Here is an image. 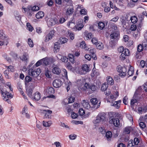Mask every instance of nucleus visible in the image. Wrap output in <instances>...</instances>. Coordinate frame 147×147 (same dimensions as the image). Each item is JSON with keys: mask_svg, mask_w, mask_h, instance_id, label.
Listing matches in <instances>:
<instances>
[{"mask_svg": "<svg viewBox=\"0 0 147 147\" xmlns=\"http://www.w3.org/2000/svg\"><path fill=\"white\" fill-rule=\"evenodd\" d=\"M54 92V89L52 87H48L44 90V94L47 96V98H55V96L53 95Z\"/></svg>", "mask_w": 147, "mask_h": 147, "instance_id": "1", "label": "nucleus"}, {"mask_svg": "<svg viewBox=\"0 0 147 147\" xmlns=\"http://www.w3.org/2000/svg\"><path fill=\"white\" fill-rule=\"evenodd\" d=\"M105 114L104 113H100L97 116L96 119L94 121V123L96 124H99L100 122L103 121L105 120Z\"/></svg>", "mask_w": 147, "mask_h": 147, "instance_id": "2", "label": "nucleus"}, {"mask_svg": "<svg viewBox=\"0 0 147 147\" xmlns=\"http://www.w3.org/2000/svg\"><path fill=\"white\" fill-rule=\"evenodd\" d=\"M3 90L2 89H1ZM1 91V95L3 97V100L5 101H7L8 103L10 104L11 103V101L8 99V98H11L13 97V96L11 94L9 93V92L5 91L6 92H4L2 90Z\"/></svg>", "mask_w": 147, "mask_h": 147, "instance_id": "3", "label": "nucleus"}, {"mask_svg": "<svg viewBox=\"0 0 147 147\" xmlns=\"http://www.w3.org/2000/svg\"><path fill=\"white\" fill-rule=\"evenodd\" d=\"M109 122L111 124H113L116 127H118L119 125V120L118 118H115L113 116H110Z\"/></svg>", "mask_w": 147, "mask_h": 147, "instance_id": "4", "label": "nucleus"}, {"mask_svg": "<svg viewBox=\"0 0 147 147\" xmlns=\"http://www.w3.org/2000/svg\"><path fill=\"white\" fill-rule=\"evenodd\" d=\"M40 68L36 69L34 70H33V69H31L29 70V73L33 77L36 78L40 74Z\"/></svg>", "mask_w": 147, "mask_h": 147, "instance_id": "5", "label": "nucleus"}, {"mask_svg": "<svg viewBox=\"0 0 147 147\" xmlns=\"http://www.w3.org/2000/svg\"><path fill=\"white\" fill-rule=\"evenodd\" d=\"M117 71L120 73L121 77H123L126 75L127 70L125 67L119 65L117 67Z\"/></svg>", "mask_w": 147, "mask_h": 147, "instance_id": "6", "label": "nucleus"}, {"mask_svg": "<svg viewBox=\"0 0 147 147\" xmlns=\"http://www.w3.org/2000/svg\"><path fill=\"white\" fill-rule=\"evenodd\" d=\"M41 111L42 113L45 114L43 117L44 119H51V114L52 113V111L49 110H42Z\"/></svg>", "mask_w": 147, "mask_h": 147, "instance_id": "7", "label": "nucleus"}, {"mask_svg": "<svg viewBox=\"0 0 147 147\" xmlns=\"http://www.w3.org/2000/svg\"><path fill=\"white\" fill-rule=\"evenodd\" d=\"M55 32V31L54 30H51L49 33L46 35L45 39V41L47 42L52 39L54 36Z\"/></svg>", "mask_w": 147, "mask_h": 147, "instance_id": "8", "label": "nucleus"}, {"mask_svg": "<svg viewBox=\"0 0 147 147\" xmlns=\"http://www.w3.org/2000/svg\"><path fill=\"white\" fill-rule=\"evenodd\" d=\"M58 23L57 19L55 18H49L47 22V24L49 27L54 25Z\"/></svg>", "mask_w": 147, "mask_h": 147, "instance_id": "9", "label": "nucleus"}, {"mask_svg": "<svg viewBox=\"0 0 147 147\" xmlns=\"http://www.w3.org/2000/svg\"><path fill=\"white\" fill-rule=\"evenodd\" d=\"M119 37V32L116 30L115 32L111 34V38L116 41H117Z\"/></svg>", "mask_w": 147, "mask_h": 147, "instance_id": "10", "label": "nucleus"}, {"mask_svg": "<svg viewBox=\"0 0 147 147\" xmlns=\"http://www.w3.org/2000/svg\"><path fill=\"white\" fill-rule=\"evenodd\" d=\"M20 58L22 61L27 62L28 61L29 59V55L27 53L24 52L20 56Z\"/></svg>", "mask_w": 147, "mask_h": 147, "instance_id": "11", "label": "nucleus"}, {"mask_svg": "<svg viewBox=\"0 0 147 147\" xmlns=\"http://www.w3.org/2000/svg\"><path fill=\"white\" fill-rule=\"evenodd\" d=\"M53 84L55 88H59L62 85V82L60 79H57L54 81Z\"/></svg>", "mask_w": 147, "mask_h": 147, "instance_id": "12", "label": "nucleus"}, {"mask_svg": "<svg viewBox=\"0 0 147 147\" xmlns=\"http://www.w3.org/2000/svg\"><path fill=\"white\" fill-rule=\"evenodd\" d=\"M5 67L7 68V70H5L4 72V73L5 75L8 74L9 72V71H10L12 72H13L14 71V69L12 65H10L9 66H6Z\"/></svg>", "mask_w": 147, "mask_h": 147, "instance_id": "13", "label": "nucleus"}, {"mask_svg": "<svg viewBox=\"0 0 147 147\" xmlns=\"http://www.w3.org/2000/svg\"><path fill=\"white\" fill-rule=\"evenodd\" d=\"M121 103V100H119L117 101H115L114 102H112L111 104V106H113L115 108L119 109Z\"/></svg>", "mask_w": 147, "mask_h": 147, "instance_id": "14", "label": "nucleus"}, {"mask_svg": "<svg viewBox=\"0 0 147 147\" xmlns=\"http://www.w3.org/2000/svg\"><path fill=\"white\" fill-rule=\"evenodd\" d=\"M84 35L85 36L84 38L86 40L90 39L93 37V35L91 33L88 32L87 31L84 32Z\"/></svg>", "mask_w": 147, "mask_h": 147, "instance_id": "15", "label": "nucleus"}, {"mask_svg": "<svg viewBox=\"0 0 147 147\" xmlns=\"http://www.w3.org/2000/svg\"><path fill=\"white\" fill-rule=\"evenodd\" d=\"M74 11V9L73 7H69L67 8L66 11V14L67 15L70 16L72 14Z\"/></svg>", "mask_w": 147, "mask_h": 147, "instance_id": "16", "label": "nucleus"}, {"mask_svg": "<svg viewBox=\"0 0 147 147\" xmlns=\"http://www.w3.org/2000/svg\"><path fill=\"white\" fill-rule=\"evenodd\" d=\"M82 105L84 108L87 109H88L90 107V105L87 100H84L82 103Z\"/></svg>", "mask_w": 147, "mask_h": 147, "instance_id": "17", "label": "nucleus"}, {"mask_svg": "<svg viewBox=\"0 0 147 147\" xmlns=\"http://www.w3.org/2000/svg\"><path fill=\"white\" fill-rule=\"evenodd\" d=\"M107 83L108 84L112 85L114 84V80L110 76H108L107 78Z\"/></svg>", "mask_w": 147, "mask_h": 147, "instance_id": "18", "label": "nucleus"}, {"mask_svg": "<svg viewBox=\"0 0 147 147\" xmlns=\"http://www.w3.org/2000/svg\"><path fill=\"white\" fill-rule=\"evenodd\" d=\"M44 16V12L41 11L38 12L36 15L35 16L37 19L42 18Z\"/></svg>", "mask_w": 147, "mask_h": 147, "instance_id": "19", "label": "nucleus"}, {"mask_svg": "<svg viewBox=\"0 0 147 147\" xmlns=\"http://www.w3.org/2000/svg\"><path fill=\"white\" fill-rule=\"evenodd\" d=\"M52 72L54 74L58 75L60 73L61 70L59 68L55 67L53 69Z\"/></svg>", "mask_w": 147, "mask_h": 147, "instance_id": "20", "label": "nucleus"}, {"mask_svg": "<svg viewBox=\"0 0 147 147\" xmlns=\"http://www.w3.org/2000/svg\"><path fill=\"white\" fill-rule=\"evenodd\" d=\"M80 47L85 50H89V49H90L89 48H88V47L86 46L85 42L84 41H82L80 43Z\"/></svg>", "mask_w": 147, "mask_h": 147, "instance_id": "21", "label": "nucleus"}, {"mask_svg": "<svg viewBox=\"0 0 147 147\" xmlns=\"http://www.w3.org/2000/svg\"><path fill=\"white\" fill-rule=\"evenodd\" d=\"M41 98L40 93L38 92H36L34 95V99L36 101L39 100Z\"/></svg>", "mask_w": 147, "mask_h": 147, "instance_id": "22", "label": "nucleus"}, {"mask_svg": "<svg viewBox=\"0 0 147 147\" xmlns=\"http://www.w3.org/2000/svg\"><path fill=\"white\" fill-rule=\"evenodd\" d=\"M82 69L85 72V73L89 72L90 70L89 67L87 64H84L83 65Z\"/></svg>", "mask_w": 147, "mask_h": 147, "instance_id": "23", "label": "nucleus"}, {"mask_svg": "<svg viewBox=\"0 0 147 147\" xmlns=\"http://www.w3.org/2000/svg\"><path fill=\"white\" fill-rule=\"evenodd\" d=\"M96 69L95 68H93L92 69L91 75L92 77H95L99 75V72L96 71Z\"/></svg>", "mask_w": 147, "mask_h": 147, "instance_id": "24", "label": "nucleus"}, {"mask_svg": "<svg viewBox=\"0 0 147 147\" xmlns=\"http://www.w3.org/2000/svg\"><path fill=\"white\" fill-rule=\"evenodd\" d=\"M134 73V68L132 66H130V67L128 71V74L130 76H131L133 75Z\"/></svg>", "mask_w": 147, "mask_h": 147, "instance_id": "25", "label": "nucleus"}, {"mask_svg": "<svg viewBox=\"0 0 147 147\" xmlns=\"http://www.w3.org/2000/svg\"><path fill=\"white\" fill-rule=\"evenodd\" d=\"M68 56L70 61L72 63H74L75 62L74 55L72 54H69Z\"/></svg>", "mask_w": 147, "mask_h": 147, "instance_id": "26", "label": "nucleus"}, {"mask_svg": "<svg viewBox=\"0 0 147 147\" xmlns=\"http://www.w3.org/2000/svg\"><path fill=\"white\" fill-rule=\"evenodd\" d=\"M133 130V128L132 127H126L125 128L124 131L126 134H129Z\"/></svg>", "mask_w": 147, "mask_h": 147, "instance_id": "27", "label": "nucleus"}, {"mask_svg": "<svg viewBox=\"0 0 147 147\" xmlns=\"http://www.w3.org/2000/svg\"><path fill=\"white\" fill-rule=\"evenodd\" d=\"M143 87H142L141 86H139L138 88L136 90V92H135L134 97H135V98H136L137 97L136 96L137 94L139 92H142V91L143 90Z\"/></svg>", "mask_w": 147, "mask_h": 147, "instance_id": "28", "label": "nucleus"}, {"mask_svg": "<svg viewBox=\"0 0 147 147\" xmlns=\"http://www.w3.org/2000/svg\"><path fill=\"white\" fill-rule=\"evenodd\" d=\"M105 136L107 140H110L112 136V132L110 131H107L106 134Z\"/></svg>", "mask_w": 147, "mask_h": 147, "instance_id": "29", "label": "nucleus"}, {"mask_svg": "<svg viewBox=\"0 0 147 147\" xmlns=\"http://www.w3.org/2000/svg\"><path fill=\"white\" fill-rule=\"evenodd\" d=\"M96 45L97 48L99 49H102L104 47L103 44L100 42H99Z\"/></svg>", "mask_w": 147, "mask_h": 147, "instance_id": "30", "label": "nucleus"}, {"mask_svg": "<svg viewBox=\"0 0 147 147\" xmlns=\"http://www.w3.org/2000/svg\"><path fill=\"white\" fill-rule=\"evenodd\" d=\"M97 88V86L94 84L91 85L89 84V89H90L93 91H95Z\"/></svg>", "mask_w": 147, "mask_h": 147, "instance_id": "31", "label": "nucleus"}, {"mask_svg": "<svg viewBox=\"0 0 147 147\" xmlns=\"http://www.w3.org/2000/svg\"><path fill=\"white\" fill-rule=\"evenodd\" d=\"M26 92L28 95L29 97L32 96V90L30 88H28L26 89Z\"/></svg>", "mask_w": 147, "mask_h": 147, "instance_id": "32", "label": "nucleus"}, {"mask_svg": "<svg viewBox=\"0 0 147 147\" xmlns=\"http://www.w3.org/2000/svg\"><path fill=\"white\" fill-rule=\"evenodd\" d=\"M138 112L142 114L143 112H145L147 111V108L146 107L142 109L141 107H139L138 109Z\"/></svg>", "mask_w": 147, "mask_h": 147, "instance_id": "33", "label": "nucleus"}, {"mask_svg": "<svg viewBox=\"0 0 147 147\" xmlns=\"http://www.w3.org/2000/svg\"><path fill=\"white\" fill-rule=\"evenodd\" d=\"M98 28L100 30L103 29L105 27V24L102 22H99L98 24Z\"/></svg>", "mask_w": 147, "mask_h": 147, "instance_id": "34", "label": "nucleus"}, {"mask_svg": "<svg viewBox=\"0 0 147 147\" xmlns=\"http://www.w3.org/2000/svg\"><path fill=\"white\" fill-rule=\"evenodd\" d=\"M90 102L93 105H95L97 104L98 101L96 98H92L90 99Z\"/></svg>", "mask_w": 147, "mask_h": 147, "instance_id": "35", "label": "nucleus"}, {"mask_svg": "<svg viewBox=\"0 0 147 147\" xmlns=\"http://www.w3.org/2000/svg\"><path fill=\"white\" fill-rule=\"evenodd\" d=\"M108 86L106 83H104L102 84L101 88V90L102 91H105L107 89Z\"/></svg>", "mask_w": 147, "mask_h": 147, "instance_id": "36", "label": "nucleus"}, {"mask_svg": "<svg viewBox=\"0 0 147 147\" xmlns=\"http://www.w3.org/2000/svg\"><path fill=\"white\" fill-rule=\"evenodd\" d=\"M32 80V78L30 77L29 76H26L25 78V80L26 82L28 83ZM34 79H32V81L33 82H34V81L33 80Z\"/></svg>", "mask_w": 147, "mask_h": 147, "instance_id": "37", "label": "nucleus"}, {"mask_svg": "<svg viewBox=\"0 0 147 147\" xmlns=\"http://www.w3.org/2000/svg\"><path fill=\"white\" fill-rule=\"evenodd\" d=\"M26 26H27V30H28L30 31H32L33 29V28L31 25L29 23H27Z\"/></svg>", "mask_w": 147, "mask_h": 147, "instance_id": "38", "label": "nucleus"}, {"mask_svg": "<svg viewBox=\"0 0 147 147\" xmlns=\"http://www.w3.org/2000/svg\"><path fill=\"white\" fill-rule=\"evenodd\" d=\"M67 39L65 38H60L59 39V41L61 44H63L66 42Z\"/></svg>", "mask_w": 147, "mask_h": 147, "instance_id": "39", "label": "nucleus"}, {"mask_svg": "<svg viewBox=\"0 0 147 147\" xmlns=\"http://www.w3.org/2000/svg\"><path fill=\"white\" fill-rule=\"evenodd\" d=\"M5 38V34L3 33L2 30H0V38L1 39H4Z\"/></svg>", "mask_w": 147, "mask_h": 147, "instance_id": "40", "label": "nucleus"}, {"mask_svg": "<svg viewBox=\"0 0 147 147\" xmlns=\"http://www.w3.org/2000/svg\"><path fill=\"white\" fill-rule=\"evenodd\" d=\"M45 74L47 77L49 78H50L51 77V71L48 69L45 71Z\"/></svg>", "mask_w": 147, "mask_h": 147, "instance_id": "41", "label": "nucleus"}, {"mask_svg": "<svg viewBox=\"0 0 147 147\" xmlns=\"http://www.w3.org/2000/svg\"><path fill=\"white\" fill-rule=\"evenodd\" d=\"M89 89V84H88L86 83L83 86L82 88V90H83L84 91H85L86 89Z\"/></svg>", "mask_w": 147, "mask_h": 147, "instance_id": "42", "label": "nucleus"}, {"mask_svg": "<svg viewBox=\"0 0 147 147\" xmlns=\"http://www.w3.org/2000/svg\"><path fill=\"white\" fill-rule=\"evenodd\" d=\"M42 62L45 65H48V58L45 57L42 59Z\"/></svg>", "mask_w": 147, "mask_h": 147, "instance_id": "43", "label": "nucleus"}, {"mask_svg": "<svg viewBox=\"0 0 147 147\" xmlns=\"http://www.w3.org/2000/svg\"><path fill=\"white\" fill-rule=\"evenodd\" d=\"M143 50V47L141 44L138 45L137 47V50L138 52H140L142 51Z\"/></svg>", "mask_w": 147, "mask_h": 147, "instance_id": "44", "label": "nucleus"}, {"mask_svg": "<svg viewBox=\"0 0 147 147\" xmlns=\"http://www.w3.org/2000/svg\"><path fill=\"white\" fill-rule=\"evenodd\" d=\"M130 20L131 22L133 24L135 23L137 21V18L135 16L132 17L131 18Z\"/></svg>", "mask_w": 147, "mask_h": 147, "instance_id": "45", "label": "nucleus"}, {"mask_svg": "<svg viewBox=\"0 0 147 147\" xmlns=\"http://www.w3.org/2000/svg\"><path fill=\"white\" fill-rule=\"evenodd\" d=\"M28 44L30 47H32L34 46L32 40L30 38L28 39Z\"/></svg>", "mask_w": 147, "mask_h": 147, "instance_id": "46", "label": "nucleus"}, {"mask_svg": "<svg viewBox=\"0 0 147 147\" xmlns=\"http://www.w3.org/2000/svg\"><path fill=\"white\" fill-rule=\"evenodd\" d=\"M54 49L55 50L59 49L60 47V43L58 42H56L55 43L54 45Z\"/></svg>", "mask_w": 147, "mask_h": 147, "instance_id": "47", "label": "nucleus"}, {"mask_svg": "<svg viewBox=\"0 0 147 147\" xmlns=\"http://www.w3.org/2000/svg\"><path fill=\"white\" fill-rule=\"evenodd\" d=\"M48 61L49 65L53 64L55 61L51 57L48 58Z\"/></svg>", "mask_w": 147, "mask_h": 147, "instance_id": "48", "label": "nucleus"}, {"mask_svg": "<svg viewBox=\"0 0 147 147\" xmlns=\"http://www.w3.org/2000/svg\"><path fill=\"white\" fill-rule=\"evenodd\" d=\"M116 2L121 5L123 6L124 3V1L123 0H115Z\"/></svg>", "mask_w": 147, "mask_h": 147, "instance_id": "49", "label": "nucleus"}, {"mask_svg": "<svg viewBox=\"0 0 147 147\" xmlns=\"http://www.w3.org/2000/svg\"><path fill=\"white\" fill-rule=\"evenodd\" d=\"M68 34L69 35V38L72 40L74 39V34L72 32H68Z\"/></svg>", "mask_w": 147, "mask_h": 147, "instance_id": "50", "label": "nucleus"}, {"mask_svg": "<svg viewBox=\"0 0 147 147\" xmlns=\"http://www.w3.org/2000/svg\"><path fill=\"white\" fill-rule=\"evenodd\" d=\"M78 113L80 115L82 116L85 113V111L83 109L81 108L79 110Z\"/></svg>", "mask_w": 147, "mask_h": 147, "instance_id": "51", "label": "nucleus"}, {"mask_svg": "<svg viewBox=\"0 0 147 147\" xmlns=\"http://www.w3.org/2000/svg\"><path fill=\"white\" fill-rule=\"evenodd\" d=\"M90 49L88 51H89L90 53L92 55L95 53L96 52V49H95L92 48H89Z\"/></svg>", "mask_w": 147, "mask_h": 147, "instance_id": "52", "label": "nucleus"}, {"mask_svg": "<svg viewBox=\"0 0 147 147\" xmlns=\"http://www.w3.org/2000/svg\"><path fill=\"white\" fill-rule=\"evenodd\" d=\"M61 60L63 62H67L68 61V59L66 57L63 56L61 58Z\"/></svg>", "mask_w": 147, "mask_h": 147, "instance_id": "53", "label": "nucleus"}, {"mask_svg": "<svg viewBox=\"0 0 147 147\" xmlns=\"http://www.w3.org/2000/svg\"><path fill=\"white\" fill-rule=\"evenodd\" d=\"M137 100L136 99H132L131 101V107H132L133 106L134 104L137 102Z\"/></svg>", "mask_w": 147, "mask_h": 147, "instance_id": "54", "label": "nucleus"}, {"mask_svg": "<svg viewBox=\"0 0 147 147\" xmlns=\"http://www.w3.org/2000/svg\"><path fill=\"white\" fill-rule=\"evenodd\" d=\"M117 41H115L114 40H112L110 42V46L112 48H113L115 45V43Z\"/></svg>", "mask_w": 147, "mask_h": 147, "instance_id": "55", "label": "nucleus"}, {"mask_svg": "<svg viewBox=\"0 0 147 147\" xmlns=\"http://www.w3.org/2000/svg\"><path fill=\"white\" fill-rule=\"evenodd\" d=\"M91 41L93 44H95L96 45L98 42L97 39L95 37L93 38Z\"/></svg>", "mask_w": 147, "mask_h": 147, "instance_id": "56", "label": "nucleus"}, {"mask_svg": "<svg viewBox=\"0 0 147 147\" xmlns=\"http://www.w3.org/2000/svg\"><path fill=\"white\" fill-rule=\"evenodd\" d=\"M28 109L27 106L26 105H25L24 108L22 109V114H24L26 113Z\"/></svg>", "mask_w": 147, "mask_h": 147, "instance_id": "57", "label": "nucleus"}, {"mask_svg": "<svg viewBox=\"0 0 147 147\" xmlns=\"http://www.w3.org/2000/svg\"><path fill=\"white\" fill-rule=\"evenodd\" d=\"M78 116V115L77 113H75L74 112L72 113L71 114V117L72 118L75 119L77 118Z\"/></svg>", "mask_w": 147, "mask_h": 147, "instance_id": "58", "label": "nucleus"}, {"mask_svg": "<svg viewBox=\"0 0 147 147\" xmlns=\"http://www.w3.org/2000/svg\"><path fill=\"white\" fill-rule=\"evenodd\" d=\"M75 100V98L74 97L72 96L68 98V103H72L74 102Z\"/></svg>", "mask_w": 147, "mask_h": 147, "instance_id": "59", "label": "nucleus"}, {"mask_svg": "<svg viewBox=\"0 0 147 147\" xmlns=\"http://www.w3.org/2000/svg\"><path fill=\"white\" fill-rule=\"evenodd\" d=\"M123 52H124L123 53H124L126 56H129L130 54L129 50L127 49H125Z\"/></svg>", "mask_w": 147, "mask_h": 147, "instance_id": "60", "label": "nucleus"}, {"mask_svg": "<svg viewBox=\"0 0 147 147\" xmlns=\"http://www.w3.org/2000/svg\"><path fill=\"white\" fill-rule=\"evenodd\" d=\"M39 9V7L36 6H34L32 7L31 9L32 11H37Z\"/></svg>", "mask_w": 147, "mask_h": 147, "instance_id": "61", "label": "nucleus"}, {"mask_svg": "<svg viewBox=\"0 0 147 147\" xmlns=\"http://www.w3.org/2000/svg\"><path fill=\"white\" fill-rule=\"evenodd\" d=\"M139 142V139L137 138H135L134 139V141L133 142V143L134 144V145H137Z\"/></svg>", "mask_w": 147, "mask_h": 147, "instance_id": "62", "label": "nucleus"}, {"mask_svg": "<svg viewBox=\"0 0 147 147\" xmlns=\"http://www.w3.org/2000/svg\"><path fill=\"white\" fill-rule=\"evenodd\" d=\"M92 55H89L88 54H86L84 56L85 58L88 61H90L91 60V58Z\"/></svg>", "mask_w": 147, "mask_h": 147, "instance_id": "63", "label": "nucleus"}, {"mask_svg": "<svg viewBox=\"0 0 147 147\" xmlns=\"http://www.w3.org/2000/svg\"><path fill=\"white\" fill-rule=\"evenodd\" d=\"M132 141L133 140H130L129 141L127 147H133V143Z\"/></svg>", "mask_w": 147, "mask_h": 147, "instance_id": "64", "label": "nucleus"}]
</instances>
